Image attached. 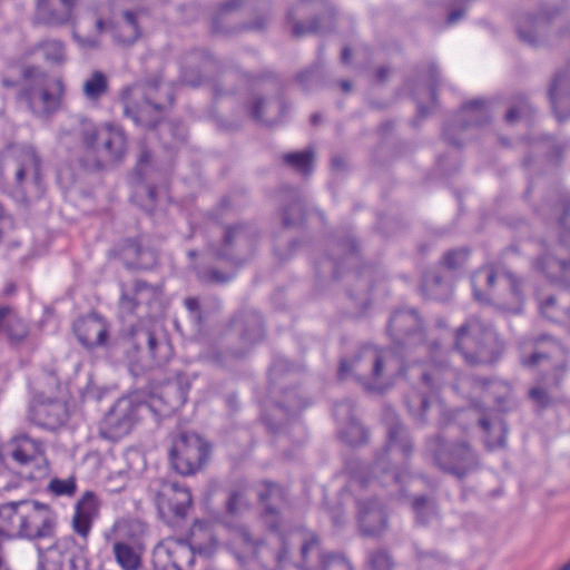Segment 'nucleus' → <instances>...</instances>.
I'll use <instances>...</instances> for the list:
<instances>
[{
    "instance_id": "obj_4",
    "label": "nucleus",
    "mask_w": 570,
    "mask_h": 570,
    "mask_svg": "<svg viewBox=\"0 0 570 570\" xmlns=\"http://www.w3.org/2000/svg\"><path fill=\"white\" fill-rule=\"evenodd\" d=\"M124 112L137 125L153 128L158 122L166 105L173 102L169 88L165 87L160 76L128 87L122 92Z\"/></svg>"
},
{
    "instance_id": "obj_31",
    "label": "nucleus",
    "mask_w": 570,
    "mask_h": 570,
    "mask_svg": "<svg viewBox=\"0 0 570 570\" xmlns=\"http://www.w3.org/2000/svg\"><path fill=\"white\" fill-rule=\"evenodd\" d=\"M258 499L264 505V520L271 529H276L279 508L285 502V493L277 484L265 481L258 489Z\"/></svg>"
},
{
    "instance_id": "obj_36",
    "label": "nucleus",
    "mask_w": 570,
    "mask_h": 570,
    "mask_svg": "<svg viewBox=\"0 0 570 570\" xmlns=\"http://www.w3.org/2000/svg\"><path fill=\"white\" fill-rule=\"evenodd\" d=\"M159 295L157 287L147 284L144 281H136L132 286V292L122 291L121 304L128 305V308L132 311L139 305H148Z\"/></svg>"
},
{
    "instance_id": "obj_5",
    "label": "nucleus",
    "mask_w": 570,
    "mask_h": 570,
    "mask_svg": "<svg viewBox=\"0 0 570 570\" xmlns=\"http://www.w3.org/2000/svg\"><path fill=\"white\" fill-rule=\"evenodd\" d=\"M412 442L407 432L399 422L389 424V443L380 453L372 468L373 479L383 487L396 485L402 491V482L405 475L401 464L412 454Z\"/></svg>"
},
{
    "instance_id": "obj_17",
    "label": "nucleus",
    "mask_w": 570,
    "mask_h": 570,
    "mask_svg": "<svg viewBox=\"0 0 570 570\" xmlns=\"http://www.w3.org/2000/svg\"><path fill=\"white\" fill-rule=\"evenodd\" d=\"M387 331L396 347L425 342L422 322L414 311H396L390 318Z\"/></svg>"
},
{
    "instance_id": "obj_21",
    "label": "nucleus",
    "mask_w": 570,
    "mask_h": 570,
    "mask_svg": "<svg viewBox=\"0 0 570 570\" xmlns=\"http://www.w3.org/2000/svg\"><path fill=\"white\" fill-rule=\"evenodd\" d=\"M191 386V380L184 373H177L171 380H168L159 390V393L151 399V406L157 402L164 403L165 409L161 410L164 414H169L181 407L188 397V392Z\"/></svg>"
},
{
    "instance_id": "obj_37",
    "label": "nucleus",
    "mask_w": 570,
    "mask_h": 570,
    "mask_svg": "<svg viewBox=\"0 0 570 570\" xmlns=\"http://www.w3.org/2000/svg\"><path fill=\"white\" fill-rule=\"evenodd\" d=\"M144 549V546H128L122 542H114L112 544L115 560L124 570H138L140 568Z\"/></svg>"
},
{
    "instance_id": "obj_3",
    "label": "nucleus",
    "mask_w": 570,
    "mask_h": 570,
    "mask_svg": "<svg viewBox=\"0 0 570 570\" xmlns=\"http://www.w3.org/2000/svg\"><path fill=\"white\" fill-rule=\"evenodd\" d=\"M454 348L466 364L488 365L502 355L504 345L490 323L472 316L455 331Z\"/></svg>"
},
{
    "instance_id": "obj_40",
    "label": "nucleus",
    "mask_w": 570,
    "mask_h": 570,
    "mask_svg": "<svg viewBox=\"0 0 570 570\" xmlns=\"http://www.w3.org/2000/svg\"><path fill=\"white\" fill-rule=\"evenodd\" d=\"M308 0H298L297 3L292 6L286 13V22L292 24V35L294 37H302L309 32H317L321 30L317 21H312L309 26H305L299 21V18L307 11Z\"/></svg>"
},
{
    "instance_id": "obj_13",
    "label": "nucleus",
    "mask_w": 570,
    "mask_h": 570,
    "mask_svg": "<svg viewBox=\"0 0 570 570\" xmlns=\"http://www.w3.org/2000/svg\"><path fill=\"white\" fill-rule=\"evenodd\" d=\"M301 543L299 570H353L351 562L343 556L334 552H323L317 535L308 531L295 534Z\"/></svg>"
},
{
    "instance_id": "obj_55",
    "label": "nucleus",
    "mask_w": 570,
    "mask_h": 570,
    "mask_svg": "<svg viewBox=\"0 0 570 570\" xmlns=\"http://www.w3.org/2000/svg\"><path fill=\"white\" fill-rule=\"evenodd\" d=\"M540 311L546 318L552 322H561L568 315L567 308H560L553 296L540 302Z\"/></svg>"
},
{
    "instance_id": "obj_34",
    "label": "nucleus",
    "mask_w": 570,
    "mask_h": 570,
    "mask_svg": "<svg viewBox=\"0 0 570 570\" xmlns=\"http://www.w3.org/2000/svg\"><path fill=\"white\" fill-rule=\"evenodd\" d=\"M121 256L128 267L148 269L157 262V254L155 250L144 247L139 242L128 239L126 240Z\"/></svg>"
},
{
    "instance_id": "obj_53",
    "label": "nucleus",
    "mask_w": 570,
    "mask_h": 570,
    "mask_svg": "<svg viewBox=\"0 0 570 570\" xmlns=\"http://www.w3.org/2000/svg\"><path fill=\"white\" fill-rule=\"evenodd\" d=\"M406 404L412 415L421 420H424L429 407L432 405L425 395L416 392L407 396Z\"/></svg>"
},
{
    "instance_id": "obj_45",
    "label": "nucleus",
    "mask_w": 570,
    "mask_h": 570,
    "mask_svg": "<svg viewBox=\"0 0 570 570\" xmlns=\"http://www.w3.org/2000/svg\"><path fill=\"white\" fill-rule=\"evenodd\" d=\"M193 271L196 274L197 279L202 284H216L222 285L232 281L235 276V272H224L217 268H204L197 264L193 265Z\"/></svg>"
},
{
    "instance_id": "obj_50",
    "label": "nucleus",
    "mask_w": 570,
    "mask_h": 570,
    "mask_svg": "<svg viewBox=\"0 0 570 570\" xmlns=\"http://www.w3.org/2000/svg\"><path fill=\"white\" fill-rule=\"evenodd\" d=\"M423 287L435 299L445 298L450 291L449 284H445L438 274L426 275L423 281Z\"/></svg>"
},
{
    "instance_id": "obj_52",
    "label": "nucleus",
    "mask_w": 570,
    "mask_h": 570,
    "mask_svg": "<svg viewBox=\"0 0 570 570\" xmlns=\"http://www.w3.org/2000/svg\"><path fill=\"white\" fill-rule=\"evenodd\" d=\"M323 68V62L318 57L317 61L311 67L301 72H298L295 77L296 82L304 89L308 90L317 81L321 76V70Z\"/></svg>"
},
{
    "instance_id": "obj_43",
    "label": "nucleus",
    "mask_w": 570,
    "mask_h": 570,
    "mask_svg": "<svg viewBox=\"0 0 570 570\" xmlns=\"http://www.w3.org/2000/svg\"><path fill=\"white\" fill-rule=\"evenodd\" d=\"M41 51L46 61L52 65H62L66 61L65 43L58 39H45L35 46Z\"/></svg>"
},
{
    "instance_id": "obj_11",
    "label": "nucleus",
    "mask_w": 570,
    "mask_h": 570,
    "mask_svg": "<svg viewBox=\"0 0 570 570\" xmlns=\"http://www.w3.org/2000/svg\"><path fill=\"white\" fill-rule=\"evenodd\" d=\"M499 281L507 286L510 295L514 298L518 306L508 307L513 313L520 312L519 304L521 303V291L519 288L518 279L512 273L508 271H498L491 265L479 268L472 276V286L474 298L480 303H490L492 301H500V295L494 291V284Z\"/></svg>"
},
{
    "instance_id": "obj_24",
    "label": "nucleus",
    "mask_w": 570,
    "mask_h": 570,
    "mask_svg": "<svg viewBox=\"0 0 570 570\" xmlns=\"http://www.w3.org/2000/svg\"><path fill=\"white\" fill-rule=\"evenodd\" d=\"M489 118L485 101L480 99L470 101L462 107L458 122L445 127L444 136L451 144L459 146L460 144L453 138L455 131L468 130L472 126H483L489 121Z\"/></svg>"
},
{
    "instance_id": "obj_39",
    "label": "nucleus",
    "mask_w": 570,
    "mask_h": 570,
    "mask_svg": "<svg viewBox=\"0 0 570 570\" xmlns=\"http://www.w3.org/2000/svg\"><path fill=\"white\" fill-rule=\"evenodd\" d=\"M352 406L350 403H342L335 410V415L341 417L344 413L350 415ZM341 438L351 445H356L366 441V430L353 417L348 416L347 425L340 432Z\"/></svg>"
},
{
    "instance_id": "obj_48",
    "label": "nucleus",
    "mask_w": 570,
    "mask_h": 570,
    "mask_svg": "<svg viewBox=\"0 0 570 570\" xmlns=\"http://www.w3.org/2000/svg\"><path fill=\"white\" fill-rule=\"evenodd\" d=\"M167 148H176L185 141L186 129L181 124H164L160 128Z\"/></svg>"
},
{
    "instance_id": "obj_7",
    "label": "nucleus",
    "mask_w": 570,
    "mask_h": 570,
    "mask_svg": "<svg viewBox=\"0 0 570 570\" xmlns=\"http://www.w3.org/2000/svg\"><path fill=\"white\" fill-rule=\"evenodd\" d=\"M425 452L439 469L458 478H463L478 465V458L470 445L464 441L454 442L446 432L429 439Z\"/></svg>"
},
{
    "instance_id": "obj_47",
    "label": "nucleus",
    "mask_w": 570,
    "mask_h": 570,
    "mask_svg": "<svg viewBox=\"0 0 570 570\" xmlns=\"http://www.w3.org/2000/svg\"><path fill=\"white\" fill-rule=\"evenodd\" d=\"M271 18V0H252V31L264 30Z\"/></svg>"
},
{
    "instance_id": "obj_58",
    "label": "nucleus",
    "mask_w": 570,
    "mask_h": 570,
    "mask_svg": "<svg viewBox=\"0 0 570 570\" xmlns=\"http://www.w3.org/2000/svg\"><path fill=\"white\" fill-rule=\"evenodd\" d=\"M72 37L82 50H95L100 47V39L98 35L81 36L75 29L72 31Z\"/></svg>"
},
{
    "instance_id": "obj_62",
    "label": "nucleus",
    "mask_w": 570,
    "mask_h": 570,
    "mask_svg": "<svg viewBox=\"0 0 570 570\" xmlns=\"http://www.w3.org/2000/svg\"><path fill=\"white\" fill-rule=\"evenodd\" d=\"M294 249H295V242L294 240H291L288 243V248H284V239H277L274 244V253H275V256L281 261V262H285L287 261L292 254L294 253Z\"/></svg>"
},
{
    "instance_id": "obj_44",
    "label": "nucleus",
    "mask_w": 570,
    "mask_h": 570,
    "mask_svg": "<svg viewBox=\"0 0 570 570\" xmlns=\"http://www.w3.org/2000/svg\"><path fill=\"white\" fill-rule=\"evenodd\" d=\"M570 96V75L568 71L558 72L550 86L549 97L553 110L557 112V106Z\"/></svg>"
},
{
    "instance_id": "obj_20",
    "label": "nucleus",
    "mask_w": 570,
    "mask_h": 570,
    "mask_svg": "<svg viewBox=\"0 0 570 570\" xmlns=\"http://www.w3.org/2000/svg\"><path fill=\"white\" fill-rule=\"evenodd\" d=\"M78 0H37L35 22L47 27L72 23Z\"/></svg>"
},
{
    "instance_id": "obj_41",
    "label": "nucleus",
    "mask_w": 570,
    "mask_h": 570,
    "mask_svg": "<svg viewBox=\"0 0 570 570\" xmlns=\"http://www.w3.org/2000/svg\"><path fill=\"white\" fill-rule=\"evenodd\" d=\"M108 88L109 81L107 76L102 71L95 70L85 80L82 94L87 100L96 102L108 92Z\"/></svg>"
},
{
    "instance_id": "obj_63",
    "label": "nucleus",
    "mask_w": 570,
    "mask_h": 570,
    "mask_svg": "<svg viewBox=\"0 0 570 570\" xmlns=\"http://www.w3.org/2000/svg\"><path fill=\"white\" fill-rule=\"evenodd\" d=\"M529 396L538 406L542 409L550 404V396L542 387H532L529 392Z\"/></svg>"
},
{
    "instance_id": "obj_32",
    "label": "nucleus",
    "mask_w": 570,
    "mask_h": 570,
    "mask_svg": "<svg viewBox=\"0 0 570 570\" xmlns=\"http://www.w3.org/2000/svg\"><path fill=\"white\" fill-rule=\"evenodd\" d=\"M146 525L138 519H121L115 522L107 535L114 542H122L128 546H144L142 537Z\"/></svg>"
},
{
    "instance_id": "obj_49",
    "label": "nucleus",
    "mask_w": 570,
    "mask_h": 570,
    "mask_svg": "<svg viewBox=\"0 0 570 570\" xmlns=\"http://www.w3.org/2000/svg\"><path fill=\"white\" fill-rule=\"evenodd\" d=\"M304 218V208L301 199L296 197L291 204L284 207L282 223L286 228L297 226Z\"/></svg>"
},
{
    "instance_id": "obj_28",
    "label": "nucleus",
    "mask_w": 570,
    "mask_h": 570,
    "mask_svg": "<svg viewBox=\"0 0 570 570\" xmlns=\"http://www.w3.org/2000/svg\"><path fill=\"white\" fill-rule=\"evenodd\" d=\"M562 246L556 248V253H546L533 263L537 271H540L552 283L570 286V261L561 257Z\"/></svg>"
},
{
    "instance_id": "obj_8",
    "label": "nucleus",
    "mask_w": 570,
    "mask_h": 570,
    "mask_svg": "<svg viewBox=\"0 0 570 570\" xmlns=\"http://www.w3.org/2000/svg\"><path fill=\"white\" fill-rule=\"evenodd\" d=\"M23 77L20 99L28 104L30 110L39 116L57 111L63 92L62 81L51 78L37 67L27 68Z\"/></svg>"
},
{
    "instance_id": "obj_46",
    "label": "nucleus",
    "mask_w": 570,
    "mask_h": 570,
    "mask_svg": "<svg viewBox=\"0 0 570 570\" xmlns=\"http://www.w3.org/2000/svg\"><path fill=\"white\" fill-rule=\"evenodd\" d=\"M287 402L288 409H285L282 404H275L271 410L272 413L264 415V421L271 430H281L282 425L287 421L289 413L295 412L299 407L291 399Z\"/></svg>"
},
{
    "instance_id": "obj_12",
    "label": "nucleus",
    "mask_w": 570,
    "mask_h": 570,
    "mask_svg": "<svg viewBox=\"0 0 570 570\" xmlns=\"http://www.w3.org/2000/svg\"><path fill=\"white\" fill-rule=\"evenodd\" d=\"M248 507L246 491H232L225 504L224 523L233 530L229 548L243 568L247 566V548L249 547V533L244 525H239L240 517Z\"/></svg>"
},
{
    "instance_id": "obj_10",
    "label": "nucleus",
    "mask_w": 570,
    "mask_h": 570,
    "mask_svg": "<svg viewBox=\"0 0 570 570\" xmlns=\"http://www.w3.org/2000/svg\"><path fill=\"white\" fill-rule=\"evenodd\" d=\"M7 451L19 465V474L23 479L35 481L48 474V462L41 442L24 434L18 435L7 444Z\"/></svg>"
},
{
    "instance_id": "obj_2",
    "label": "nucleus",
    "mask_w": 570,
    "mask_h": 570,
    "mask_svg": "<svg viewBox=\"0 0 570 570\" xmlns=\"http://www.w3.org/2000/svg\"><path fill=\"white\" fill-rule=\"evenodd\" d=\"M12 174V187L26 200L39 199L45 191L42 160L31 145H12L0 153V176Z\"/></svg>"
},
{
    "instance_id": "obj_15",
    "label": "nucleus",
    "mask_w": 570,
    "mask_h": 570,
    "mask_svg": "<svg viewBox=\"0 0 570 570\" xmlns=\"http://www.w3.org/2000/svg\"><path fill=\"white\" fill-rule=\"evenodd\" d=\"M147 404L136 403L131 397L118 399L102 421V436L116 441L129 434Z\"/></svg>"
},
{
    "instance_id": "obj_57",
    "label": "nucleus",
    "mask_w": 570,
    "mask_h": 570,
    "mask_svg": "<svg viewBox=\"0 0 570 570\" xmlns=\"http://www.w3.org/2000/svg\"><path fill=\"white\" fill-rule=\"evenodd\" d=\"M540 24V19H528L525 24L519 27L518 29V36L520 40L531 46H535L538 43L537 32Z\"/></svg>"
},
{
    "instance_id": "obj_14",
    "label": "nucleus",
    "mask_w": 570,
    "mask_h": 570,
    "mask_svg": "<svg viewBox=\"0 0 570 570\" xmlns=\"http://www.w3.org/2000/svg\"><path fill=\"white\" fill-rule=\"evenodd\" d=\"M78 134L85 147L102 149L110 158L119 159L126 153V137L120 128L106 125L96 127L90 120L79 124Z\"/></svg>"
},
{
    "instance_id": "obj_42",
    "label": "nucleus",
    "mask_w": 570,
    "mask_h": 570,
    "mask_svg": "<svg viewBox=\"0 0 570 570\" xmlns=\"http://www.w3.org/2000/svg\"><path fill=\"white\" fill-rule=\"evenodd\" d=\"M314 151L306 149L302 151L287 153L282 156L283 163L289 168L303 174L309 175L313 169Z\"/></svg>"
},
{
    "instance_id": "obj_59",
    "label": "nucleus",
    "mask_w": 570,
    "mask_h": 570,
    "mask_svg": "<svg viewBox=\"0 0 570 570\" xmlns=\"http://www.w3.org/2000/svg\"><path fill=\"white\" fill-rule=\"evenodd\" d=\"M373 570H392L393 561L385 551H377L370 557Z\"/></svg>"
},
{
    "instance_id": "obj_27",
    "label": "nucleus",
    "mask_w": 570,
    "mask_h": 570,
    "mask_svg": "<svg viewBox=\"0 0 570 570\" xmlns=\"http://www.w3.org/2000/svg\"><path fill=\"white\" fill-rule=\"evenodd\" d=\"M26 500L11 501L0 505V535L23 539Z\"/></svg>"
},
{
    "instance_id": "obj_64",
    "label": "nucleus",
    "mask_w": 570,
    "mask_h": 570,
    "mask_svg": "<svg viewBox=\"0 0 570 570\" xmlns=\"http://www.w3.org/2000/svg\"><path fill=\"white\" fill-rule=\"evenodd\" d=\"M184 305L187 308V311L191 314V317L197 323H202L203 317L200 313V305L198 298L194 296L186 297L184 301Z\"/></svg>"
},
{
    "instance_id": "obj_38",
    "label": "nucleus",
    "mask_w": 570,
    "mask_h": 570,
    "mask_svg": "<svg viewBox=\"0 0 570 570\" xmlns=\"http://www.w3.org/2000/svg\"><path fill=\"white\" fill-rule=\"evenodd\" d=\"M165 549L175 569L183 570L185 567H191L194 564L196 548L187 544L185 541H168Z\"/></svg>"
},
{
    "instance_id": "obj_56",
    "label": "nucleus",
    "mask_w": 570,
    "mask_h": 570,
    "mask_svg": "<svg viewBox=\"0 0 570 570\" xmlns=\"http://www.w3.org/2000/svg\"><path fill=\"white\" fill-rule=\"evenodd\" d=\"M413 509L417 521L422 524L430 522V518L436 513L434 503L424 497H419L414 500Z\"/></svg>"
},
{
    "instance_id": "obj_16",
    "label": "nucleus",
    "mask_w": 570,
    "mask_h": 570,
    "mask_svg": "<svg viewBox=\"0 0 570 570\" xmlns=\"http://www.w3.org/2000/svg\"><path fill=\"white\" fill-rule=\"evenodd\" d=\"M155 502L160 517L170 523L186 517L191 495L188 489L176 482L161 481L155 493Z\"/></svg>"
},
{
    "instance_id": "obj_9",
    "label": "nucleus",
    "mask_w": 570,
    "mask_h": 570,
    "mask_svg": "<svg viewBox=\"0 0 570 570\" xmlns=\"http://www.w3.org/2000/svg\"><path fill=\"white\" fill-rule=\"evenodd\" d=\"M173 468L181 475L196 473L209 456V445L198 434L180 432L169 451Z\"/></svg>"
},
{
    "instance_id": "obj_18",
    "label": "nucleus",
    "mask_w": 570,
    "mask_h": 570,
    "mask_svg": "<svg viewBox=\"0 0 570 570\" xmlns=\"http://www.w3.org/2000/svg\"><path fill=\"white\" fill-rule=\"evenodd\" d=\"M57 517L46 503L36 500H26L23 539L37 540L53 535Z\"/></svg>"
},
{
    "instance_id": "obj_54",
    "label": "nucleus",
    "mask_w": 570,
    "mask_h": 570,
    "mask_svg": "<svg viewBox=\"0 0 570 570\" xmlns=\"http://www.w3.org/2000/svg\"><path fill=\"white\" fill-rule=\"evenodd\" d=\"M469 255L470 253L466 248L452 249L443 255L442 264L450 271H456L465 265Z\"/></svg>"
},
{
    "instance_id": "obj_29",
    "label": "nucleus",
    "mask_w": 570,
    "mask_h": 570,
    "mask_svg": "<svg viewBox=\"0 0 570 570\" xmlns=\"http://www.w3.org/2000/svg\"><path fill=\"white\" fill-rule=\"evenodd\" d=\"M99 502L92 491H87L81 499L76 503L75 513L72 517V529L79 534L83 541L87 540L92 522L98 515Z\"/></svg>"
},
{
    "instance_id": "obj_51",
    "label": "nucleus",
    "mask_w": 570,
    "mask_h": 570,
    "mask_svg": "<svg viewBox=\"0 0 570 570\" xmlns=\"http://www.w3.org/2000/svg\"><path fill=\"white\" fill-rule=\"evenodd\" d=\"M47 490L56 497H72L76 493L77 484L75 478H53L48 483Z\"/></svg>"
},
{
    "instance_id": "obj_60",
    "label": "nucleus",
    "mask_w": 570,
    "mask_h": 570,
    "mask_svg": "<svg viewBox=\"0 0 570 570\" xmlns=\"http://www.w3.org/2000/svg\"><path fill=\"white\" fill-rule=\"evenodd\" d=\"M531 114V107L525 102H521L519 106L511 107L507 115L505 120L509 124H514L515 121L529 117Z\"/></svg>"
},
{
    "instance_id": "obj_35",
    "label": "nucleus",
    "mask_w": 570,
    "mask_h": 570,
    "mask_svg": "<svg viewBox=\"0 0 570 570\" xmlns=\"http://www.w3.org/2000/svg\"><path fill=\"white\" fill-rule=\"evenodd\" d=\"M139 12L127 10L114 29V39L121 46H131L140 37Z\"/></svg>"
},
{
    "instance_id": "obj_61",
    "label": "nucleus",
    "mask_w": 570,
    "mask_h": 570,
    "mask_svg": "<svg viewBox=\"0 0 570 570\" xmlns=\"http://www.w3.org/2000/svg\"><path fill=\"white\" fill-rule=\"evenodd\" d=\"M560 227L562 228L560 242L564 245L570 244V203L566 206L560 218Z\"/></svg>"
},
{
    "instance_id": "obj_25",
    "label": "nucleus",
    "mask_w": 570,
    "mask_h": 570,
    "mask_svg": "<svg viewBox=\"0 0 570 570\" xmlns=\"http://www.w3.org/2000/svg\"><path fill=\"white\" fill-rule=\"evenodd\" d=\"M357 520L361 533L374 537L385 530L387 518L382 504L376 500L365 499L357 501Z\"/></svg>"
},
{
    "instance_id": "obj_26",
    "label": "nucleus",
    "mask_w": 570,
    "mask_h": 570,
    "mask_svg": "<svg viewBox=\"0 0 570 570\" xmlns=\"http://www.w3.org/2000/svg\"><path fill=\"white\" fill-rule=\"evenodd\" d=\"M247 239V230L243 225L227 226L224 232L220 247L212 246L214 257L229 263L235 269L243 267L246 263L244 257L236 254L237 246Z\"/></svg>"
},
{
    "instance_id": "obj_6",
    "label": "nucleus",
    "mask_w": 570,
    "mask_h": 570,
    "mask_svg": "<svg viewBox=\"0 0 570 570\" xmlns=\"http://www.w3.org/2000/svg\"><path fill=\"white\" fill-rule=\"evenodd\" d=\"M128 344L135 350V354L129 356V360L142 371L165 365L174 353L166 334L144 322L131 326Z\"/></svg>"
},
{
    "instance_id": "obj_33",
    "label": "nucleus",
    "mask_w": 570,
    "mask_h": 570,
    "mask_svg": "<svg viewBox=\"0 0 570 570\" xmlns=\"http://www.w3.org/2000/svg\"><path fill=\"white\" fill-rule=\"evenodd\" d=\"M29 334L27 323L9 306L0 307V337L11 343L23 341Z\"/></svg>"
},
{
    "instance_id": "obj_30",
    "label": "nucleus",
    "mask_w": 570,
    "mask_h": 570,
    "mask_svg": "<svg viewBox=\"0 0 570 570\" xmlns=\"http://www.w3.org/2000/svg\"><path fill=\"white\" fill-rule=\"evenodd\" d=\"M255 94L252 97V118L272 126L278 122L283 109L284 102L278 100H272L262 96L258 91L262 90V81L258 78L254 80Z\"/></svg>"
},
{
    "instance_id": "obj_19",
    "label": "nucleus",
    "mask_w": 570,
    "mask_h": 570,
    "mask_svg": "<svg viewBox=\"0 0 570 570\" xmlns=\"http://www.w3.org/2000/svg\"><path fill=\"white\" fill-rule=\"evenodd\" d=\"M82 548L71 535L58 539L52 546L40 550L41 570H73L77 552Z\"/></svg>"
},
{
    "instance_id": "obj_23",
    "label": "nucleus",
    "mask_w": 570,
    "mask_h": 570,
    "mask_svg": "<svg viewBox=\"0 0 570 570\" xmlns=\"http://www.w3.org/2000/svg\"><path fill=\"white\" fill-rule=\"evenodd\" d=\"M68 417L66 404L58 400L39 401L31 405L29 420L46 430L60 428Z\"/></svg>"
},
{
    "instance_id": "obj_22",
    "label": "nucleus",
    "mask_w": 570,
    "mask_h": 570,
    "mask_svg": "<svg viewBox=\"0 0 570 570\" xmlns=\"http://www.w3.org/2000/svg\"><path fill=\"white\" fill-rule=\"evenodd\" d=\"M73 332L81 345L89 350L106 346L108 341V325L97 314H89L77 320L73 324Z\"/></svg>"
},
{
    "instance_id": "obj_1",
    "label": "nucleus",
    "mask_w": 570,
    "mask_h": 570,
    "mask_svg": "<svg viewBox=\"0 0 570 570\" xmlns=\"http://www.w3.org/2000/svg\"><path fill=\"white\" fill-rule=\"evenodd\" d=\"M403 374V366L392 350H380L372 345L361 347L350 360H343L338 377L353 375L366 390L382 392L395 375Z\"/></svg>"
}]
</instances>
